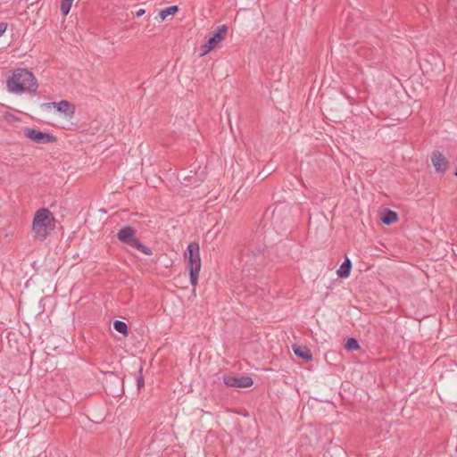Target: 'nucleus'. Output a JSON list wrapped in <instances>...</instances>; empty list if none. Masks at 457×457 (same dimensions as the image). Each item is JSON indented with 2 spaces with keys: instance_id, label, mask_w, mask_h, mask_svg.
Returning a JSON list of instances; mask_svg holds the SVG:
<instances>
[{
  "instance_id": "1",
  "label": "nucleus",
  "mask_w": 457,
  "mask_h": 457,
  "mask_svg": "<svg viewBox=\"0 0 457 457\" xmlns=\"http://www.w3.org/2000/svg\"><path fill=\"white\" fill-rule=\"evenodd\" d=\"M7 87L10 92L21 94L24 91H36L37 85L32 72L26 69H18L7 80Z\"/></svg>"
},
{
  "instance_id": "2",
  "label": "nucleus",
  "mask_w": 457,
  "mask_h": 457,
  "mask_svg": "<svg viewBox=\"0 0 457 457\" xmlns=\"http://www.w3.org/2000/svg\"><path fill=\"white\" fill-rule=\"evenodd\" d=\"M54 216L48 209H39L32 222L33 237L38 240L46 239L54 228Z\"/></svg>"
},
{
  "instance_id": "3",
  "label": "nucleus",
  "mask_w": 457,
  "mask_h": 457,
  "mask_svg": "<svg viewBox=\"0 0 457 457\" xmlns=\"http://www.w3.org/2000/svg\"><path fill=\"white\" fill-rule=\"evenodd\" d=\"M187 268L189 270L190 283L194 288L198 283V277L202 267L200 257V246L197 243H190L185 252Z\"/></svg>"
},
{
  "instance_id": "4",
  "label": "nucleus",
  "mask_w": 457,
  "mask_h": 457,
  "mask_svg": "<svg viewBox=\"0 0 457 457\" xmlns=\"http://www.w3.org/2000/svg\"><path fill=\"white\" fill-rule=\"evenodd\" d=\"M117 237L120 242L137 248V250H139L140 252L146 255L152 254L151 249L141 244L137 239L136 231L130 226H125L121 228L117 233Z\"/></svg>"
},
{
  "instance_id": "5",
  "label": "nucleus",
  "mask_w": 457,
  "mask_h": 457,
  "mask_svg": "<svg viewBox=\"0 0 457 457\" xmlns=\"http://www.w3.org/2000/svg\"><path fill=\"white\" fill-rule=\"evenodd\" d=\"M227 33V27L222 25L219 26L215 30L209 33L207 40L202 46L201 56L207 54L209 52L217 47V46L225 38Z\"/></svg>"
},
{
  "instance_id": "6",
  "label": "nucleus",
  "mask_w": 457,
  "mask_h": 457,
  "mask_svg": "<svg viewBox=\"0 0 457 457\" xmlns=\"http://www.w3.org/2000/svg\"><path fill=\"white\" fill-rule=\"evenodd\" d=\"M23 134L27 138L37 144H49L55 141V137L52 134L31 128L24 129Z\"/></svg>"
},
{
  "instance_id": "7",
  "label": "nucleus",
  "mask_w": 457,
  "mask_h": 457,
  "mask_svg": "<svg viewBox=\"0 0 457 457\" xmlns=\"http://www.w3.org/2000/svg\"><path fill=\"white\" fill-rule=\"evenodd\" d=\"M223 381L226 386L237 388L250 387L253 384L248 376H224Z\"/></svg>"
},
{
  "instance_id": "8",
  "label": "nucleus",
  "mask_w": 457,
  "mask_h": 457,
  "mask_svg": "<svg viewBox=\"0 0 457 457\" xmlns=\"http://www.w3.org/2000/svg\"><path fill=\"white\" fill-rule=\"evenodd\" d=\"M44 106L47 109L54 108L58 112L68 118H71L75 112V106L66 100H62L59 103H46Z\"/></svg>"
},
{
  "instance_id": "9",
  "label": "nucleus",
  "mask_w": 457,
  "mask_h": 457,
  "mask_svg": "<svg viewBox=\"0 0 457 457\" xmlns=\"http://www.w3.org/2000/svg\"><path fill=\"white\" fill-rule=\"evenodd\" d=\"M431 162L436 172H445L448 169V162L440 152H434L431 155Z\"/></svg>"
},
{
  "instance_id": "10",
  "label": "nucleus",
  "mask_w": 457,
  "mask_h": 457,
  "mask_svg": "<svg viewBox=\"0 0 457 457\" xmlns=\"http://www.w3.org/2000/svg\"><path fill=\"white\" fill-rule=\"evenodd\" d=\"M293 351L295 354L305 361H312V354L309 348L303 345H293Z\"/></svg>"
},
{
  "instance_id": "11",
  "label": "nucleus",
  "mask_w": 457,
  "mask_h": 457,
  "mask_svg": "<svg viewBox=\"0 0 457 457\" xmlns=\"http://www.w3.org/2000/svg\"><path fill=\"white\" fill-rule=\"evenodd\" d=\"M352 263L349 258H345L340 268L337 270V274L340 278H348L350 275Z\"/></svg>"
},
{
  "instance_id": "12",
  "label": "nucleus",
  "mask_w": 457,
  "mask_h": 457,
  "mask_svg": "<svg viewBox=\"0 0 457 457\" xmlns=\"http://www.w3.org/2000/svg\"><path fill=\"white\" fill-rule=\"evenodd\" d=\"M397 213L391 210L386 211L381 217L382 222L386 225H391L395 223L397 220Z\"/></svg>"
},
{
  "instance_id": "13",
  "label": "nucleus",
  "mask_w": 457,
  "mask_h": 457,
  "mask_svg": "<svg viewBox=\"0 0 457 457\" xmlns=\"http://www.w3.org/2000/svg\"><path fill=\"white\" fill-rule=\"evenodd\" d=\"M177 12H178V6L171 5V6H168L166 8L161 10L159 12V16H160L161 20L163 21L166 19V17H168L169 15H172V14L176 13Z\"/></svg>"
},
{
  "instance_id": "14",
  "label": "nucleus",
  "mask_w": 457,
  "mask_h": 457,
  "mask_svg": "<svg viewBox=\"0 0 457 457\" xmlns=\"http://www.w3.org/2000/svg\"><path fill=\"white\" fill-rule=\"evenodd\" d=\"M113 327L115 330H117L118 332L125 336L128 334V326L125 322L121 320H115L113 323Z\"/></svg>"
},
{
  "instance_id": "15",
  "label": "nucleus",
  "mask_w": 457,
  "mask_h": 457,
  "mask_svg": "<svg viewBox=\"0 0 457 457\" xmlns=\"http://www.w3.org/2000/svg\"><path fill=\"white\" fill-rule=\"evenodd\" d=\"M345 347L348 351H355L360 348L359 343L354 338H348L345 345Z\"/></svg>"
},
{
  "instance_id": "16",
  "label": "nucleus",
  "mask_w": 457,
  "mask_h": 457,
  "mask_svg": "<svg viewBox=\"0 0 457 457\" xmlns=\"http://www.w3.org/2000/svg\"><path fill=\"white\" fill-rule=\"evenodd\" d=\"M71 4L72 1L62 0L61 12L64 16H66L69 13L71 7Z\"/></svg>"
},
{
  "instance_id": "17",
  "label": "nucleus",
  "mask_w": 457,
  "mask_h": 457,
  "mask_svg": "<svg viewBox=\"0 0 457 457\" xmlns=\"http://www.w3.org/2000/svg\"><path fill=\"white\" fill-rule=\"evenodd\" d=\"M7 29V24L4 22H0V37L5 32Z\"/></svg>"
},
{
  "instance_id": "18",
  "label": "nucleus",
  "mask_w": 457,
  "mask_h": 457,
  "mask_svg": "<svg viewBox=\"0 0 457 457\" xmlns=\"http://www.w3.org/2000/svg\"><path fill=\"white\" fill-rule=\"evenodd\" d=\"M144 386V378H143V377H141V376H140V377L137 378V386H138V387H141V386Z\"/></svg>"
},
{
  "instance_id": "19",
  "label": "nucleus",
  "mask_w": 457,
  "mask_h": 457,
  "mask_svg": "<svg viewBox=\"0 0 457 457\" xmlns=\"http://www.w3.org/2000/svg\"><path fill=\"white\" fill-rule=\"evenodd\" d=\"M145 12V11L144 9H139L138 11H137L136 16L140 17V16L144 15Z\"/></svg>"
},
{
  "instance_id": "20",
  "label": "nucleus",
  "mask_w": 457,
  "mask_h": 457,
  "mask_svg": "<svg viewBox=\"0 0 457 457\" xmlns=\"http://www.w3.org/2000/svg\"><path fill=\"white\" fill-rule=\"evenodd\" d=\"M184 184L186 186H189L190 185L189 182H187V178H184Z\"/></svg>"
}]
</instances>
